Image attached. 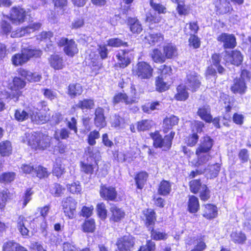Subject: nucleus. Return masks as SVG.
<instances>
[{
	"instance_id": "nucleus-1",
	"label": "nucleus",
	"mask_w": 251,
	"mask_h": 251,
	"mask_svg": "<svg viewBox=\"0 0 251 251\" xmlns=\"http://www.w3.org/2000/svg\"><path fill=\"white\" fill-rule=\"evenodd\" d=\"M213 145V140L209 136H206L201 138L196 150V158L191 159L190 155L193 152L186 147H183V152L189 156V162L194 166L200 168V171H193L190 174L192 178L198 173H203L205 170V166L207 162L211 159L209 152Z\"/></svg>"
},
{
	"instance_id": "nucleus-2",
	"label": "nucleus",
	"mask_w": 251,
	"mask_h": 251,
	"mask_svg": "<svg viewBox=\"0 0 251 251\" xmlns=\"http://www.w3.org/2000/svg\"><path fill=\"white\" fill-rule=\"evenodd\" d=\"M51 138L40 132H34L29 135L28 144L35 150H44L50 145Z\"/></svg>"
},
{
	"instance_id": "nucleus-3",
	"label": "nucleus",
	"mask_w": 251,
	"mask_h": 251,
	"mask_svg": "<svg viewBox=\"0 0 251 251\" xmlns=\"http://www.w3.org/2000/svg\"><path fill=\"white\" fill-rule=\"evenodd\" d=\"M40 50L30 48H25L21 53H17L12 57V61L15 66L22 65L26 63L32 57H39L42 55Z\"/></svg>"
},
{
	"instance_id": "nucleus-4",
	"label": "nucleus",
	"mask_w": 251,
	"mask_h": 251,
	"mask_svg": "<svg viewBox=\"0 0 251 251\" xmlns=\"http://www.w3.org/2000/svg\"><path fill=\"white\" fill-rule=\"evenodd\" d=\"M175 135L174 132H171L162 139L158 131L151 133L150 136L153 141V145L156 148H162L164 150H169L172 145V140Z\"/></svg>"
},
{
	"instance_id": "nucleus-5",
	"label": "nucleus",
	"mask_w": 251,
	"mask_h": 251,
	"mask_svg": "<svg viewBox=\"0 0 251 251\" xmlns=\"http://www.w3.org/2000/svg\"><path fill=\"white\" fill-rule=\"evenodd\" d=\"M201 77L195 72H189L184 80V85L192 92L196 91L201 85Z\"/></svg>"
},
{
	"instance_id": "nucleus-6",
	"label": "nucleus",
	"mask_w": 251,
	"mask_h": 251,
	"mask_svg": "<svg viewBox=\"0 0 251 251\" xmlns=\"http://www.w3.org/2000/svg\"><path fill=\"white\" fill-rule=\"evenodd\" d=\"M133 73L142 79H149L152 76L153 69L145 62H139L136 70H133Z\"/></svg>"
},
{
	"instance_id": "nucleus-7",
	"label": "nucleus",
	"mask_w": 251,
	"mask_h": 251,
	"mask_svg": "<svg viewBox=\"0 0 251 251\" xmlns=\"http://www.w3.org/2000/svg\"><path fill=\"white\" fill-rule=\"evenodd\" d=\"M77 202L69 197L64 198L62 201V206L64 213L70 219H73L76 215L75 209Z\"/></svg>"
},
{
	"instance_id": "nucleus-8",
	"label": "nucleus",
	"mask_w": 251,
	"mask_h": 251,
	"mask_svg": "<svg viewBox=\"0 0 251 251\" xmlns=\"http://www.w3.org/2000/svg\"><path fill=\"white\" fill-rule=\"evenodd\" d=\"M58 45L60 47H64V51L69 56L73 57L78 51L77 44L73 39L69 40L66 38H62L59 40Z\"/></svg>"
},
{
	"instance_id": "nucleus-9",
	"label": "nucleus",
	"mask_w": 251,
	"mask_h": 251,
	"mask_svg": "<svg viewBox=\"0 0 251 251\" xmlns=\"http://www.w3.org/2000/svg\"><path fill=\"white\" fill-rule=\"evenodd\" d=\"M41 26L40 23H34L30 24L28 26L17 29L13 31L11 34V37L14 38L21 37L27 35L36 30L39 29Z\"/></svg>"
},
{
	"instance_id": "nucleus-10",
	"label": "nucleus",
	"mask_w": 251,
	"mask_h": 251,
	"mask_svg": "<svg viewBox=\"0 0 251 251\" xmlns=\"http://www.w3.org/2000/svg\"><path fill=\"white\" fill-rule=\"evenodd\" d=\"M100 196L105 200L114 201L117 199V193L112 186L101 185L100 190Z\"/></svg>"
},
{
	"instance_id": "nucleus-11",
	"label": "nucleus",
	"mask_w": 251,
	"mask_h": 251,
	"mask_svg": "<svg viewBox=\"0 0 251 251\" xmlns=\"http://www.w3.org/2000/svg\"><path fill=\"white\" fill-rule=\"evenodd\" d=\"M17 228L23 236H28L29 232L31 220H28L24 216H19L17 221Z\"/></svg>"
},
{
	"instance_id": "nucleus-12",
	"label": "nucleus",
	"mask_w": 251,
	"mask_h": 251,
	"mask_svg": "<svg viewBox=\"0 0 251 251\" xmlns=\"http://www.w3.org/2000/svg\"><path fill=\"white\" fill-rule=\"evenodd\" d=\"M217 40L223 43L225 49H232L236 46V39L232 34L222 33L218 36Z\"/></svg>"
},
{
	"instance_id": "nucleus-13",
	"label": "nucleus",
	"mask_w": 251,
	"mask_h": 251,
	"mask_svg": "<svg viewBox=\"0 0 251 251\" xmlns=\"http://www.w3.org/2000/svg\"><path fill=\"white\" fill-rule=\"evenodd\" d=\"M26 12L20 7H14L10 13V19L12 23L20 24L24 22L26 17Z\"/></svg>"
},
{
	"instance_id": "nucleus-14",
	"label": "nucleus",
	"mask_w": 251,
	"mask_h": 251,
	"mask_svg": "<svg viewBox=\"0 0 251 251\" xmlns=\"http://www.w3.org/2000/svg\"><path fill=\"white\" fill-rule=\"evenodd\" d=\"M226 54L225 60L226 63L239 66L243 61V55L239 51L235 50L231 52L226 51Z\"/></svg>"
},
{
	"instance_id": "nucleus-15",
	"label": "nucleus",
	"mask_w": 251,
	"mask_h": 251,
	"mask_svg": "<svg viewBox=\"0 0 251 251\" xmlns=\"http://www.w3.org/2000/svg\"><path fill=\"white\" fill-rule=\"evenodd\" d=\"M94 124L100 128H103L106 125L105 117L104 115V109L101 107H98L95 112Z\"/></svg>"
},
{
	"instance_id": "nucleus-16",
	"label": "nucleus",
	"mask_w": 251,
	"mask_h": 251,
	"mask_svg": "<svg viewBox=\"0 0 251 251\" xmlns=\"http://www.w3.org/2000/svg\"><path fill=\"white\" fill-rule=\"evenodd\" d=\"M19 74L25 77L30 82H38L42 78L41 75L37 73H32L23 68H20L18 71Z\"/></svg>"
},
{
	"instance_id": "nucleus-17",
	"label": "nucleus",
	"mask_w": 251,
	"mask_h": 251,
	"mask_svg": "<svg viewBox=\"0 0 251 251\" xmlns=\"http://www.w3.org/2000/svg\"><path fill=\"white\" fill-rule=\"evenodd\" d=\"M144 219L147 227L150 230L152 228L156 221L155 212L151 209H148L143 211Z\"/></svg>"
},
{
	"instance_id": "nucleus-18",
	"label": "nucleus",
	"mask_w": 251,
	"mask_h": 251,
	"mask_svg": "<svg viewBox=\"0 0 251 251\" xmlns=\"http://www.w3.org/2000/svg\"><path fill=\"white\" fill-rule=\"evenodd\" d=\"M82 92V87L79 83H73L69 85L67 93L71 98H74L80 95Z\"/></svg>"
},
{
	"instance_id": "nucleus-19",
	"label": "nucleus",
	"mask_w": 251,
	"mask_h": 251,
	"mask_svg": "<svg viewBox=\"0 0 251 251\" xmlns=\"http://www.w3.org/2000/svg\"><path fill=\"white\" fill-rule=\"evenodd\" d=\"M49 60L50 66L55 70L62 69L64 66L62 57L58 54L51 55Z\"/></svg>"
},
{
	"instance_id": "nucleus-20",
	"label": "nucleus",
	"mask_w": 251,
	"mask_h": 251,
	"mask_svg": "<svg viewBox=\"0 0 251 251\" xmlns=\"http://www.w3.org/2000/svg\"><path fill=\"white\" fill-rule=\"evenodd\" d=\"M31 109L28 108L25 109L19 108L15 110L14 116L15 119L19 122H23L31 118Z\"/></svg>"
},
{
	"instance_id": "nucleus-21",
	"label": "nucleus",
	"mask_w": 251,
	"mask_h": 251,
	"mask_svg": "<svg viewBox=\"0 0 251 251\" xmlns=\"http://www.w3.org/2000/svg\"><path fill=\"white\" fill-rule=\"evenodd\" d=\"M31 119L37 124H42L49 120V116L37 111L31 110Z\"/></svg>"
},
{
	"instance_id": "nucleus-22",
	"label": "nucleus",
	"mask_w": 251,
	"mask_h": 251,
	"mask_svg": "<svg viewBox=\"0 0 251 251\" xmlns=\"http://www.w3.org/2000/svg\"><path fill=\"white\" fill-rule=\"evenodd\" d=\"M217 215V207L211 204L204 206L203 216L207 219L214 218Z\"/></svg>"
},
{
	"instance_id": "nucleus-23",
	"label": "nucleus",
	"mask_w": 251,
	"mask_h": 251,
	"mask_svg": "<svg viewBox=\"0 0 251 251\" xmlns=\"http://www.w3.org/2000/svg\"><path fill=\"white\" fill-rule=\"evenodd\" d=\"M198 115L200 118L206 122H210L212 121V116L210 114V109L208 106H203L200 107L197 112Z\"/></svg>"
},
{
	"instance_id": "nucleus-24",
	"label": "nucleus",
	"mask_w": 251,
	"mask_h": 251,
	"mask_svg": "<svg viewBox=\"0 0 251 251\" xmlns=\"http://www.w3.org/2000/svg\"><path fill=\"white\" fill-rule=\"evenodd\" d=\"M246 85L244 80L242 78L235 79L234 84L231 87V90L233 93H243L246 89Z\"/></svg>"
},
{
	"instance_id": "nucleus-25",
	"label": "nucleus",
	"mask_w": 251,
	"mask_h": 251,
	"mask_svg": "<svg viewBox=\"0 0 251 251\" xmlns=\"http://www.w3.org/2000/svg\"><path fill=\"white\" fill-rule=\"evenodd\" d=\"M178 119L175 116H171L165 118L163 122V131L167 132L168 130L172 128L173 126L178 123Z\"/></svg>"
},
{
	"instance_id": "nucleus-26",
	"label": "nucleus",
	"mask_w": 251,
	"mask_h": 251,
	"mask_svg": "<svg viewBox=\"0 0 251 251\" xmlns=\"http://www.w3.org/2000/svg\"><path fill=\"white\" fill-rule=\"evenodd\" d=\"M110 211L112 213V219L115 222H118L124 218L125 212L114 204H110Z\"/></svg>"
},
{
	"instance_id": "nucleus-27",
	"label": "nucleus",
	"mask_w": 251,
	"mask_h": 251,
	"mask_svg": "<svg viewBox=\"0 0 251 251\" xmlns=\"http://www.w3.org/2000/svg\"><path fill=\"white\" fill-rule=\"evenodd\" d=\"M94 105L95 104L93 100L85 99L83 100H79L78 103L75 104V107L84 110L92 109Z\"/></svg>"
},
{
	"instance_id": "nucleus-28",
	"label": "nucleus",
	"mask_w": 251,
	"mask_h": 251,
	"mask_svg": "<svg viewBox=\"0 0 251 251\" xmlns=\"http://www.w3.org/2000/svg\"><path fill=\"white\" fill-rule=\"evenodd\" d=\"M187 88L185 85H179L177 87V93L175 98L177 100H185L189 96V94L186 91Z\"/></svg>"
},
{
	"instance_id": "nucleus-29",
	"label": "nucleus",
	"mask_w": 251,
	"mask_h": 251,
	"mask_svg": "<svg viewBox=\"0 0 251 251\" xmlns=\"http://www.w3.org/2000/svg\"><path fill=\"white\" fill-rule=\"evenodd\" d=\"M146 39L149 43L154 45L157 43H160L164 39L163 36L160 33H152L146 36Z\"/></svg>"
},
{
	"instance_id": "nucleus-30",
	"label": "nucleus",
	"mask_w": 251,
	"mask_h": 251,
	"mask_svg": "<svg viewBox=\"0 0 251 251\" xmlns=\"http://www.w3.org/2000/svg\"><path fill=\"white\" fill-rule=\"evenodd\" d=\"M188 207L190 212H197L200 207L198 199L194 196H189L188 201Z\"/></svg>"
},
{
	"instance_id": "nucleus-31",
	"label": "nucleus",
	"mask_w": 251,
	"mask_h": 251,
	"mask_svg": "<svg viewBox=\"0 0 251 251\" xmlns=\"http://www.w3.org/2000/svg\"><path fill=\"white\" fill-rule=\"evenodd\" d=\"M128 23L130 31L132 33L138 34L142 30L141 25L137 19L135 18H129Z\"/></svg>"
},
{
	"instance_id": "nucleus-32",
	"label": "nucleus",
	"mask_w": 251,
	"mask_h": 251,
	"mask_svg": "<svg viewBox=\"0 0 251 251\" xmlns=\"http://www.w3.org/2000/svg\"><path fill=\"white\" fill-rule=\"evenodd\" d=\"M148 177V175L145 172H140L136 175L135 180L138 189H141L143 188Z\"/></svg>"
},
{
	"instance_id": "nucleus-33",
	"label": "nucleus",
	"mask_w": 251,
	"mask_h": 251,
	"mask_svg": "<svg viewBox=\"0 0 251 251\" xmlns=\"http://www.w3.org/2000/svg\"><path fill=\"white\" fill-rule=\"evenodd\" d=\"M171 191V184L167 180H162L159 185L158 194L162 196H166L170 194Z\"/></svg>"
},
{
	"instance_id": "nucleus-34",
	"label": "nucleus",
	"mask_w": 251,
	"mask_h": 251,
	"mask_svg": "<svg viewBox=\"0 0 251 251\" xmlns=\"http://www.w3.org/2000/svg\"><path fill=\"white\" fill-rule=\"evenodd\" d=\"M12 152L10 142L6 140L0 143V154L3 156L9 155Z\"/></svg>"
},
{
	"instance_id": "nucleus-35",
	"label": "nucleus",
	"mask_w": 251,
	"mask_h": 251,
	"mask_svg": "<svg viewBox=\"0 0 251 251\" xmlns=\"http://www.w3.org/2000/svg\"><path fill=\"white\" fill-rule=\"evenodd\" d=\"M53 174L58 178L60 177L65 173V168L61 163L60 158L56 159L54 163L52 170Z\"/></svg>"
},
{
	"instance_id": "nucleus-36",
	"label": "nucleus",
	"mask_w": 251,
	"mask_h": 251,
	"mask_svg": "<svg viewBox=\"0 0 251 251\" xmlns=\"http://www.w3.org/2000/svg\"><path fill=\"white\" fill-rule=\"evenodd\" d=\"M164 53L166 58H172L177 56V49L175 46L169 44L164 47Z\"/></svg>"
},
{
	"instance_id": "nucleus-37",
	"label": "nucleus",
	"mask_w": 251,
	"mask_h": 251,
	"mask_svg": "<svg viewBox=\"0 0 251 251\" xmlns=\"http://www.w3.org/2000/svg\"><path fill=\"white\" fill-rule=\"evenodd\" d=\"M16 174L13 172H6L0 175V182L3 183H8L13 181L15 178Z\"/></svg>"
},
{
	"instance_id": "nucleus-38",
	"label": "nucleus",
	"mask_w": 251,
	"mask_h": 251,
	"mask_svg": "<svg viewBox=\"0 0 251 251\" xmlns=\"http://www.w3.org/2000/svg\"><path fill=\"white\" fill-rule=\"evenodd\" d=\"M70 134V131L68 129L62 128L55 132L54 137L58 141H59L60 139H66L69 137Z\"/></svg>"
},
{
	"instance_id": "nucleus-39",
	"label": "nucleus",
	"mask_w": 251,
	"mask_h": 251,
	"mask_svg": "<svg viewBox=\"0 0 251 251\" xmlns=\"http://www.w3.org/2000/svg\"><path fill=\"white\" fill-rule=\"evenodd\" d=\"M156 89L158 91L163 92L168 89L169 85L165 82L162 76H158L155 81Z\"/></svg>"
},
{
	"instance_id": "nucleus-40",
	"label": "nucleus",
	"mask_w": 251,
	"mask_h": 251,
	"mask_svg": "<svg viewBox=\"0 0 251 251\" xmlns=\"http://www.w3.org/2000/svg\"><path fill=\"white\" fill-rule=\"evenodd\" d=\"M231 238L234 242L239 244H243L246 240L245 234L241 232H232L231 234Z\"/></svg>"
},
{
	"instance_id": "nucleus-41",
	"label": "nucleus",
	"mask_w": 251,
	"mask_h": 251,
	"mask_svg": "<svg viewBox=\"0 0 251 251\" xmlns=\"http://www.w3.org/2000/svg\"><path fill=\"white\" fill-rule=\"evenodd\" d=\"M65 189L58 183H54L51 187L50 191L54 197H60L63 193Z\"/></svg>"
},
{
	"instance_id": "nucleus-42",
	"label": "nucleus",
	"mask_w": 251,
	"mask_h": 251,
	"mask_svg": "<svg viewBox=\"0 0 251 251\" xmlns=\"http://www.w3.org/2000/svg\"><path fill=\"white\" fill-rule=\"evenodd\" d=\"M153 125L151 121L148 120H142L137 124V129L139 131H145L150 129Z\"/></svg>"
},
{
	"instance_id": "nucleus-43",
	"label": "nucleus",
	"mask_w": 251,
	"mask_h": 251,
	"mask_svg": "<svg viewBox=\"0 0 251 251\" xmlns=\"http://www.w3.org/2000/svg\"><path fill=\"white\" fill-rule=\"evenodd\" d=\"M151 237L155 240H165L168 238V235L165 232H161L158 230H154L153 227L151 228Z\"/></svg>"
},
{
	"instance_id": "nucleus-44",
	"label": "nucleus",
	"mask_w": 251,
	"mask_h": 251,
	"mask_svg": "<svg viewBox=\"0 0 251 251\" xmlns=\"http://www.w3.org/2000/svg\"><path fill=\"white\" fill-rule=\"evenodd\" d=\"M152 60L157 63H162L165 60V56L158 49H155L151 53Z\"/></svg>"
},
{
	"instance_id": "nucleus-45",
	"label": "nucleus",
	"mask_w": 251,
	"mask_h": 251,
	"mask_svg": "<svg viewBox=\"0 0 251 251\" xmlns=\"http://www.w3.org/2000/svg\"><path fill=\"white\" fill-rule=\"evenodd\" d=\"M34 174V176H36L40 178L47 177L49 175L46 168L41 166L35 168Z\"/></svg>"
},
{
	"instance_id": "nucleus-46",
	"label": "nucleus",
	"mask_w": 251,
	"mask_h": 251,
	"mask_svg": "<svg viewBox=\"0 0 251 251\" xmlns=\"http://www.w3.org/2000/svg\"><path fill=\"white\" fill-rule=\"evenodd\" d=\"M83 231L86 232H92L95 229V224L93 219L86 220L82 225Z\"/></svg>"
},
{
	"instance_id": "nucleus-47",
	"label": "nucleus",
	"mask_w": 251,
	"mask_h": 251,
	"mask_svg": "<svg viewBox=\"0 0 251 251\" xmlns=\"http://www.w3.org/2000/svg\"><path fill=\"white\" fill-rule=\"evenodd\" d=\"M175 3L177 4L176 10L180 15H186L188 14V7L184 4L183 0H181Z\"/></svg>"
},
{
	"instance_id": "nucleus-48",
	"label": "nucleus",
	"mask_w": 251,
	"mask_h": 251,
	"mask_svg": "<svg viewBox=\"0 0 251 251\" xmlns=\"http://www.w3.org/2000/svg\"><path fill=\"white\" fill-rule=\"evenodd\" d=\"M198 29L199 26L196 23H190V24L186 25L184 29V31L186 34L191 35L197 33Z\"/></svg>"
},
{
	"instance_id": "nucleus-49",
	"label": "nucleus",
	"mask_w": 251,
	"mask_h": 251,
	"mask_svg": "<svg viewBox=\"0 0 251 251\" xmlns=\"http://www.w3.org/2000/svg\"><path fill=\"white\" fill-rule=\"evenodd\" d=\"M100 137V134L99 131L95 130L91 131L88 137V144L92 146L96 144V139H99Z\"/></svg>"
},
{
	"instance_id": "nucleus-50",
	"label": "nucleus",
	"mask_w": 251,
	"mask_h": 251,
	"mask_svg": "<svg viewBox=\"0 0 251 251\" xmlns=\"http://www.w3.org/2000/svg\"><path fill=\"white\" fill-rule=\"evenodd\" d=\"M19 243L13 241H9L4 243L2 251H16Z\"/></svg>"
},
{
	"instance_id": "nucleus-51",
	"label": "nucleus",
	"mask_w": 251,
	"mask_h": 251,
	"mask_svg": "<svg viewBox=\"0 0 251 251\" xmlns=\"http://www.w3.org/2000/svg\"><path fill=\"white\" fill-rule=\"evenodd\" d=\"M125 53V50H122L116 55V57L118 59V62L116 65L117 66H119L121 68H125L126 67Z\"/></svg>"
},
{
	"instance_id": "nucleus-52",
	"label": "nucleus",
	"mask_w": 251,
	"mask_h": 251,
	"mask_svg": "<svg viewBox=\"0 0 251 251\" xmlns=\"http://www.w3.org/2000/svg\"><path fill=\"white\" fill-rule=\"evenodd\" d=\"M202 185L201 184L199 180H193L190 182V187L191 191L194 193H197L201 189V187Z\"/></svg>"
},
{
	"instance_id": "nucleus-53",
	"label": "nucleus",
	"mask_w": 251,
	"mask_h": 251,
	"mask_svg": "<svg viewBox=\"0 0 251 251\" xmlns=\"http://www.w3.org/2000/svg\"><path fill=\"white\" fill-rule=\"evenodd\" d=\"M199 136L196 133H193L190 134L187 138L186 144L188 146L190 147H193L197 143Z\"/></svg>"
},
{
	"instance_id": "nucleus-54",
	"label": "nucleus",
	"mask_w": 251,
	"mask_h": 251,
	"mask_svg": "<svg viewBox=\"0 0 251 251\" xmlns=\"http://www.w3.org/2000/svg\"><path fill=\"white\" fill-rule=\"evenodd\" d=\"M97 211L100 217L105 219L107 215V210L103 203H99L97 205Z\"/></svg>"
},
{
	"instance_id": "nucleus-55",
	"label": "nucleus",
	"mask_w": 251,
	"mask_h": 251,
	"mask_svg": "<svg viewBox=\"0 0 251 251\" xmlns=\"http://www.w3.org/2000/svg\"><path fill=\"white\" fill-rule=\"evenodd\" d=\"M13 83V86L15 90L22 89L25 85V81L18 77H15L14 78Z\"/></svg>"
},
{
	"instance_id": "nucleus-56",
	"label": "nucleus",
	"mask_w": 251,
	"mask_h": 251,
	"mask_svg": "<svg viewBox=\"0 0 251 251\" xmlns=\"http://www.w3.org/2000/svg\"><path fill=\"white\" fill-rule=\"evenodd\" d=\"M201 188V189L199 191L200 192V198L201 200L206 201L209 198V191L207 189L206 186L204 184L202 185Z\"/></svg>"
},
{
	"instance_id": "nucleus-57",
	"label": "nucleus",
	"mask_w": 251,
	"mask_h": 251,
	"mask_svg": "<svg viewBox=\"0 0 251 251\" xmlns=\"http://www.w3.org/2000/svg\"><path fill=\"white\" fill-rule=\"evenodd\" d=\"M150 5L151 7L159 14L165 13L166 12V8L162 5L153 2L152 0L150 1Z\"/></svg>"
},
{
	"instance_id": "nucleus-58",
	"label": "nucleus",
	"mask_w": 251,
	"mask_h": 251,
	"mask_svg": "<svg viewBox=\"0 0 251 251\" xmlns=\"http://www.w3.org/2000/svg\"><path fill=\"white\" fill-rule=\"evenodd\" d=\"M189 45L197 49L200 46V41L199 38L195 35H191L189 39Z\"/></svg>"
},
{
	"instance_id": "nucleus-59",
	"label": "nucleus",
	"mask_w": 251,
	"mask_h": 251,
	"mask_svg": "<svg viewBox=\"0 0 251 251\" xmlns=\"http://www.w3.org/2000/svg\"><path fill=\"white\" fill-rule=\"evenodd\" d=\"M125 100L126 94L123 93H118L114 96L112 100V103L114 105H115Z\"/></svg>"
},
{
	"instance_id": "nucleus-60",
	"label": "nucleus",
	"mask_w": 251,
	"mask_h": 251,
	"mask_svg": "<svg viewBox=\"0 0 251 251\" xmlns=\"http://www.w3.org/2000/svg\"><path fill=\"white\" fill-rule=\"evenodd\" d=\"M41 91L44 96L50 100H52L56 97V93L51 89L44 88L42 89Z\"/></svg>"
},
{
	"instance_id": "nucleus-61",
	"label": "nucleus",
	"mask_w": 251,
	"mask_h": 251,
	"mask_svg": "<svg viewBox=\"0 0 251 251\" xmlns=\"http://www.w3.org/2000/svg\"><path fill=\"white\" fill-rule=\"evenodd\" d=\"M81 170L85 174L92 175L94 172V168L92 165L81 162Z\"/></svg>"
},
{
	"instance_id": "nucleus-62",
	"label": "nucleus",
	"mask_w": 251,
	"mask_h": 251,
	"mask_svg": "<svg viewBox=\"0 0 251 251\" xmlns=\"http://www.w3.org/2000/svg\"><path fill=\"white\" fill-rule=\"evenodd\" d=\"M68 189L73 194H77L81 191V186L79 184L75 182L69 185Z\"/></svg>"
},
{
	"instance_id": "nucleus-63",
	"label": "nucleus",
	"mask_w": 251,
	"mask_h": 251,
	"mask_svg": "<svg viewBox=\"0 0 251 251\" xmlns=\"http://www.w3.org/2000/svg\"><path fill=\"white\" fill-rule=\"evenodd\" d=\"M204 126L203 123L200 121H196L193 125L192 131L193 133H199L202 131Z\"/></svg>"
},
{
	"instance_id": "nucleus-64",
	"label": "nucleus",
	"mask_w": 251,
	"mask_h": 251,
	"mask_svg": "<svg viewBox=\"0 0 251 251\" xmlns=\"http://www.w3.org/2000/svg\"><path fill=\"white\" fill-rule=\"evenodd\" d=\"M155 245L154 242L151 241H147L146 246L141 247L140 251H153L155 249Z\"/></svg>"
}]
</instances>
